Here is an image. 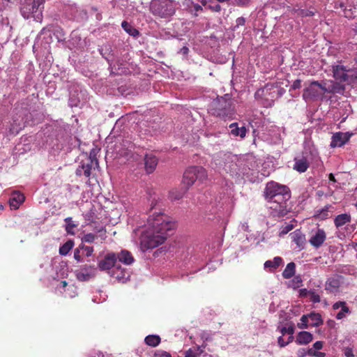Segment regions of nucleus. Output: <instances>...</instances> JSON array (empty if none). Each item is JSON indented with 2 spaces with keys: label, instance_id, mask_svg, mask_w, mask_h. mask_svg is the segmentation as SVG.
<instances>
[{
  "label": "nucleus",
  "instance_id": "nucleus-3",
  "mask_svg": "<svg viewBox=\"0 0 357 357\" xmlns=\"http://www.w3.org/2000/svg\"><path fill=\"white\" fill-rule=\"evenodd\" d=\"M210 112L222 119H232L235 114V105L229 94L218 96L211 103Z\"/></svg>",
  "mask_w": 357,
  "mask_h": 357
},
{
  "label": "nucleus",
  "instance_id": "nucleus-17",
  "mask_svg": "<svg viewBox=\"0 0 357 357\" xmlns=\"http://www.w3.org/2000/svg\"><path fill=\"white\" fill-rule=\"evenodd\" d=\"M351 221V216L349 213H342L337 215L334 219V225L336 228H340L342 226L350 223Z\"/></svg>",
  "mask_w": 357,
  "mask_h": 357
},
{
  "label": "nucleus",
  "instance_id": "nucleus-40",
  "mask_svg": "<svg viewBox=\"0 0 357 357\" xmlns=\"http://www.w3.org/2000/svg\"><path fill=\"white\" fill-rule=\"evenodd\" d=\"M79 248H82L86 257L91 256L93 252V248L92 246H86L84 244L79 245Z\"/></svg>",
  "mask_w": 357,
  "mask_h": 357
},
{
  "label": "nucleus",
  "instance_id": "nucleus-13",
  "mask_svg": "<svg viewBox=\"0 0 357 357\" xmlns=\"http://www.w3.org/2000/svg\"><path fill=\"white\" fill-rule=\"evenodd\" d=\"M158 163V158L153 153H146L144 155V168L147 174L153 173Z\"/></svg>",
  "mask_w": 357,
  "mask_h": 357
},
{
  "label": "nucleus",
  "instance_id": "nucleus-53",
  "mask_svg": "<svg viewBox=\"0 0 357 357\" xmlns=\"http://www.w3.org/2000/svg\"><path fill=\"white\" fill-rule=\"evenodd\" d=\"M324 346V342L322 341H317L313 344V348L315 350H320L322 349Z\"/></svg>",
  "mask_w": 357,
  "mask_h": 357
},
{
  "label": "nucleus",
  "instance_id": "nucleus-42",
  "mask_svg": "<svg viewBox=\"0 0 357 357\" xmlns=\"http://www.w3.org/2000/svg\"><path fill=\"white\" fill-rule=\"evenodd\" d=\"M349 312V308L347 306H343V308H342L341 310L337 314L336 319L339 320L342 319L345 317V314Z\"/></svg>",
  "mask_w": 357,
  "mask_h": 357
},
{
  "label": "nucleus",
  "instance_id": "nucleus-60",
  "mask_svg": "<svg viewBox=\"0 0 357 357\" xmlns=\"http://www.w3.org/2000/svg\"><path fill=\"white\" fill-rule=\"evenodd\" d=\"M315 357H325L326 354L324 352L317 351L314 355Z\"/></svg>",
  "mask_w": 357,
  "mask_h": 357
},
{
  "label": "nucleus",
  "instance_id": "nucleus-2",
  "mask_svg": "<svg viewBox=\"0 0 357 357\" xmlns=\"http://www.w3.org/2000/svg\"><path fill=\"white\" fill-rule=\"evenodd\" d=\"M265 199L271 205L270 208L280 214L286 213L287 202L291 197L289 188L274 181L267 183L264 191Z\"/></svg>",
  "mask_w": 357,
  "mask_h": 357
},
{
  "label": "nucleus",
  "instance_id": "nucleus-55",
  "mask_svg": "<svg viewBox=\"0 0 357 357\" xmlns=\"http://www.w3.org/2000/svg\"><path fill=\"white\" fill-rule=\"evenodd\" d=\"M282 336H283V335L280 336V337H278V344L280 345V347H285V346H287V345L288 344V342H286L284 340V339H283Z\"/></svg>",
  "mask_w": 357,
  "mask_h": 357
},
{
  "label": "nucleus",
  "instance_id": "nucleus-30",
  "mask_svg": "<svg viewBox=\"0 0 357 357\" xmlns=\"http://www.w3.org/2000/svg\"><path fill=\"white\" fill-rule=\"evenodd\" d=\"M64 220L66 223V232L70 234H75V229L77 227V225L75 224L74 222L73 221L72 218L70 217L66 218Z\"/></svg>",
  "mask_w": 357,
  "mask_h": 357
},
{
  "label": "nucleus",
  "instance_id": "nucleus-59",
  "mask_svg": "<svg viewBox=\"0 0 357 357\" xmlns=\"http://www.w3.org/2000/svg\"><path fill=\"white\" fill-rule=\"evenodd\" d=\"M82 170H83V169H82V165H79V166L78 167V168L76 169V172H75L76 175H77V176H82Z\"/></svg>",
  "mask_w": 357,
  "mask_h": 357
},
{
  "label": "nucleus",
  "instance_id": "nucleus-50",
  "mask_svg": "<svg viewBox=\"0 0 357 357\" xmlns=\"http://www.w3.org/2000/svg\"><path fill=\"white\" fill-rule=\"evenodd\" d=\"M301 87V79H296L292 85L291 86V89L296 90L298 89H300Z\"/></svg>",
  "mask_w": 357,
  "mask_h": 357
},
{
  "label": "nucleus",
  "instance_id": "nucleus-52",
  "mask_svg": "<svg viewBox=\"0 0 357 357\" xmlns=\"http://www.w3.org/2000/svg\"><path fill=\"white\" fill-rule=\"evenodd\" d=\"M310 290H307V289H301L299 290V296L304 298L307 297L310 295Z\"/></svg>",
  "mask_w": 357,
  "mask_h": 357
},
{
  "label": "nucleus",
  "instance_id": "nucleus-11",
  "mask_svg": "<svg viewBox=\"0 0 357 357\" xmlns=\"http://www.w3.org/2000/svg\"><path fill=\"white\" fill-rule=\"evenodd\" d=\"M117 257L115 253H108L102 260L99 261L98 268L100 271H108L114 266Z\"/></svg>",
  "mask_w": 357,
  "mask_h": 357
},
{
  "label": "nucleus",
  "instance_id": "nucleus-34",
  "mask_svg": "<svg viewBox=\"0 0 357 357\" xmlns=\"http://www.w3.org/2000/svg\"><path fill=\"white\" fill-rule=\"evenodd\" d=\"M294 229V225L292 224H285L280 227L279 231V236H284L285 234L289 233L291 230Z\"/></svg>",
  "mask_w": 357,
  "mask_h": 357
},
{
  "label": "nucleus",
  "instance_id": "nucleus-24",
  "mask_svg": "<svg viewBox=\"0 0 357 357\" xmlns=\"http://www.w3.org/2000/svg\"><path fill=\"white\" fill-rule=\"evenodd\" d=\"M282 263V259L280 257H275L273 260H268L264 263V268H269L275 270L278 268Z\"/></svg>",
  "mask_w": 357,
  "mask_h": 357
},
{
  "label": "nucleus",
  "instance_id": "nucleus-44",
  "mask_svg": "<svg viewBox=\"0 0 357 357\" xmlns=\"http://www.w3.org/2000/svg\"><path fill=\"white\" fill-rule=\"evenodd\" d=\"M95 270H96V268L94 266L87 265V264L82 266L80 268V271H83L84 272H91V273H94Z\"/></svg>",
  "mask_w": 357,
  "mask_h": 357
},
{
  "label": "nucleus",
  "instance_id": "nucleus-12",
  "mask_svg": "<svg viewBox=\"0 0 357 357\" xmlns=\"http://www.w3.org/2000/svg\"><path fill=\"white\" fill-rule=\"evenodd\" d=\"M333 77L340 82H346L349 81V75L347 74L350 70H347L345 66L337 65L333 66Z\"/></svg>",
  "mask_w": 357,
  "mask_h": 357
},
{
  "label": "nucleus",
  "instance_id": "nucleus-58",
  "mask_svg": "<svg viewBox=\"0 0 357 357\" xmlns=\"http://www.w3.org/2000/svg\"><path fill=\"white\" fill-rule=\"evenodd\" d=\"M316 351H317L312 347L309 349L306 354L309 356H314Z\"/></svg>",
  "mask_w": 357,
  "mask_h": 357
},
{
  "label": "nucleus",
  "instance_id": "nucleus-32",
  "mask_svg": "<svg viewBox=\"0 0 357 357\" xmlns=\"http://www.w3.org/2000/svg\"><path fill=\"white\" fill-rule=\"evenodd\" d=\"M300 321L301 322L297 324L298 328L301 329H305L307 328L308 326H310L309 317L307 316V314H303L301 317Z\"/></svg>",
  "mask_w": 357,
  "mask_h": 357
},
{
  "label": "nucleus",
  "instance_id": "nucleus-20",
  "mask_svg": "<svg viewBox=\"0 0 357 357\" xmlns=\"http://www.w3.org/2000/svg\"><path fill=\"white\" fill-rule=\"evenodd\" d=\"M230 134L234 137H240L244 138L247 133V130L245 126L241 128L238 127L237 123H232L229 125Z\"/></svg>",
  "mask_w": 357,
  "mask_h": 357
},
{
  "label": "nucleus",
  "instance_id": "nucleus-45",
  "mask_svg": "<svg viewBox=\"0 0 357 357\" xmlns=\"http://www.w3.org/2000/svg\"><path fill=\"white\" fill-rule=\"evenodd\" d=\"M155 357H172L169 352L165 351L158 350L155 353Z\"/></svg>",
  "mask_w": 357,
  "mask_h": 357
},
{
  "label": "nucleus",
  "instance_id": "nucleus-23",
  "mask_svg": "<svg viewBox=\"0 0 357 357\" xmlns=\"http://www.w3.org/2000/svg\"><path fill=\"white\" fill-rule=\"evenodd\" d=\"M204 346L199 347H193L190 348L185 352V357H199L201 354L204 352L203 348Z\"/></svg>",
  "mask_w": 357,
  "mask_h": 357
},
{
  "label": "nucleus",
  "instance_id": "nucleus-4",
  "mask_svg": "<svg viewBox=\"0 0 357 357\" xmlns=\"http://www.w3.org/2000/svg\"><path fill=\"white\" fill-rule=\"evenodd\" d=\"M151 13L157 17L167 19L175 14L174 0H153L150 4Z\"/></svg>",
  "mask_w": 357,
  "mask_h": 357
},
{
  "label": "nucleus",
  "instance_id": "nucleus-54",
  "mask_svg": "<svg viewBox=\"0 0 357 357\" xmlns=\"http://www.w3.org/2000/svg\"><path fill=\"white\" fill-rule=\"evenodd\" d=\"M236 26H244L245 24V19L243 17H239L236 20Z\"/></svg>",
  "mask_w": 357,
  "mask_h": 357
},
{
  "label": "nucleus",
  "instance_id": "nucleus-39",
  "mask_svg": "<svg viewBox=\"0 0 357 357\" xmlns=\"http://www.w3.org/2000/svg\"><path fill=\"white\" fill-rule=\"evenodd\" d=\"M97 236L95 234L89 233L83 236V237L82 238V241L91 243L94 242Z\"/></svg>",
  "mask_w": 357,
  "mask_h": 357
},
{
  "label": "nucleus",
  "instance_id": "nucleus-35",
  "mask_svg": "<svg viewBox=\"0 0 357 357\" xmlns=\"http://www.w3.org/2000/svg\"><path fill=\"white\" fill-rule=\"evenodd\" d=\"M252 0H232V4L235 6L246 8L251 3Z\"/></svg>",
  "mask_w": 357,
  "mask_h": 357
},
{
  "label": "nucleus",
  "instance_id": "nucleus-21",
  "mask_svg": "<svg viewBox=\"0 0 357 357\" xmlns=\"http://www.w3.org/2000/svg\"><path fill=\"white\" fill-rule=\"evenodd\" d=\"M117 259L126 265H130L134 261V258L131 253L128 250H122L116 255Z\"/></svg>",
  "mask_w": 357,
  "mask_h": 357
},
{
  "label": "nucleus",
  "instance_id": "nucleus-36",
  "mask_svg": "<svg viewBox=\"0 0 357 357\" xmlns=\"http://www.w3.org/2000/svg\"><path fill=\"white\" fill-rule=\"evenodd\" d=\"M294 330H295L294 326L293 324H291L287 328V327H282L280 329V331L282 335H284L286 333L291 335H293L294 333Z\"/></svg>",
  "mask_w": 357,
  "mask_h": 357
},
{
  "label": "nucleus",
  "instance_id": "nucleus-57",
  "mask_svg": "<svg viewBox=\"0 0 357 357\" xmlns=\"http://www.w3.org/2000/svg\"><path fill=\"white\" fill-rule=\"evenodd\" d=\"M292 281L297 284V287H299V285L302 283V279L300 276L294 277Z\"/></svg>",
  "mask_w": 357,
  "mask_h": 357
},
{
  "label": "nucleus",
  "instance_id": "nucleus-49",
  "mask_svg": "<svg viewBox=\"0 0 357 357\" xmlns=\"http://www.w3.org/2000/svg\"><path fill=\"white\" fill-rule=\"evenodd\" d=\"M343 306H347L345 301H337L333 305V309L337 310L340 307L343 308Z\"/></svg>",
  "mask_w": 357,
  "mask_h": 357
},
{
  "label": "nucleus",
  "instance_id": "nucleus-51",
  "mask_svg": "<svg viewBox=\"0 0 357 357\" xmlns=\"http://www.w3.org/2000/svg\"><path fill=\"white\" fill-rule=\"evenodd\" d=\"M314 12L309 10H302L300 12V15L302 17H310L314 15Z\"/></svg>",
  "mask_w": 357,
  "mask_h": 357
},
{
  "label": "nucleus",
  "instance_id": "nucleus-18",
  "mask_svg": "<svg viewBox=\"0 0 357 357\" xmlns=\"http://www.w3.org/2000/svg\"><path fill=\"white\" fill-rule=\"evenodd\" d=\"M313 340V335L307 331H301L296 336V342L298 344H307L312 342Z\"/></svg>",
  "mask_w": 357,
  "mask_h": 357
},
{
  "label": "nucleus",
  "instance_id": "nucleus-5",
  "mask_svg": "<svg viewBox=\"0 0 357 357\" xmlns=\"http://www.w3.org/2000/svg\"><path fill=\"white\" fill-rule=\"evenodd\" d=\"M207 178L208 174L206 169L201 166H192L184 172L182 183L185 186L186 191L196 181L203 183L206 181Z\"/></svg>",
  "mask_w": 357,
  "mask_h": 357
},
{
  "label": "nucleus",
  "instance_id": "nucleus-61",
  "mask_svg": "<svg viewBox=\"0 0 357 357\" xmlns=\"http://www.w3.org/2000/svg\"><path fill=\"white\" fill-rule=\"evenodd\" d=\"M328 178H329L330 181H332L333 183H335L337 181L333 174H332V173L329 174Z\"/></svg>",
  "mask_w": 357,
  "mask_h": 357
},
{
  "label": "nucleus",
  "instance_id": "nucleus-7",
  "mask_svg": "<svg viewBox=\"0 0 357 357\" xmlns=\"http://www.w3.org/2000/svg\"><path fill=\"white\" fill-rule=\"evenodd\" d=\"M277 87L275 84L268 83L264 87L259 89L255 93L256 99H271L272 101L275 98V91H271Z\"/></svg>",
  "mask_w": 357,
  "mask_h": 357
},
{
  "label": "nucleus",
  "instance_id": "nucleus-41",
  "mask_svg": "<svg viewBox=\"0 0 357 357\" xmlns=\"http://www.w3.org/2000/svg\"><path fill=\"white\" fill-rule=\"evenodd\" d=\"M309 296L310 301L313 303H318L321 301L319 295L317 294L314 291L310 290Z\"/></svg>",
  "mask_w": 357,
  "mask_h": 357
},
{
  "label": "nucleus",
  "instance_id": "nucleus-62",
  "mask_svg": "<svg viewBox=\"0 0 357 357\" xmlns=\"http://www.w3.org/2000/svg\"><path fill=\"white\" fill-rule=\"evenodd\" d=\"M306 353L304 349L300 350L298 354V357H304Z\"/></svg>",
  "mask_w": 357,
  "mask_h": 357
},
{
  "label": "nucleus",
  "instance_id": "nucleus-28",
  "mask_svg": "<svg viewBox=\"0 0 357 357\" xmlns=\"http://www.w3.org/2000/svg\"><path fill=\"white\" fill-rule=\"evenodd\" d=\"M74 243L71 240H68L59 248V254L66 256L70 250L73 248Z\"/></svg>",
  "mask_w": 357,
  "mask_h": 357
},
{
  "label": "nucleus",
  "instance_id": "nucleus-10",
  "mask_svg": "<svg viewBox=\"0 0 357 357\" xmlns=\"http://www.w3.org/2000/svg\"><path fill=\"white\" fill-rule=\"evenodd\" d=\"M351 134L349 132H337L333 134L331 138L330 146L331 148L341 147L344 145L350 139Z\"/></svg>",
  "mask_w": 357,
  "mask_h": 357
},
{
  "label": "nucleus",
  "instance_id": "nucleus-33",
  "mask_svg": "<svg viewBox=\"0 0 357 357\" xmlns=\"http://www.w3.org/2000/svg\"><path fill=\"white\" fill-rule=\"evenodd\" d=\"M318 87V90L321 89L324 93H335L336 92V86L335 84H333L330 86L329 87H326L325 85L319 83L318 82V85H317Z\"/></svg>",
  "mask_w": 357,
  "mask_h": 357
},
{
  "label": "nucleus",
  "instance_id": "nucleus-25",
  "mask_svg": "<svg viewBox=\"0 0 357 357\" xmlns=\"http://www.w3.org/2000/svg\"><path fill=\"white\" fill-rule=\"evenodd\" d=\"M160 337L157 335H147L144 339L145 343L147 345L153 347H157L160 343Z\"/></svg>",
  "mask_w": 357,
  "mask_h": 357
},
{
  "label": "nucleus",
  "instance_id": "nucleus-47",
  "mask_svg": "<svg viewBox=\"0 0 357 357\" xmlns=\"http://www.w3.org/2000/svg\"><path fill=\"white\" fill-rule=\"evenodd\" d=\"M184 192H180L177 191H172L171 192V197L173 199H180L183 197Z\"/></svg>",
  "mask_w": 357,
  "mask_h": 357
},
{
  "label": "nucleus",
  "instance_id": "nucleus-64",
  "mask_svg": "<svg viewBox=\"0 0 357 357\" xmlns=\"http://www.w3.org/2000/svg\"><path fill=\"white\" fill-rule=\"evenodd\" d=\"M195 10H197V11L202 10V6L200 5L196 4L195 6Z\"/></svg>",
  "mask_w": 357,
  "mask_h": 357
},
{
  "label": "nucleus",
  "instance_id": "nucleus-9",
  "mask_svg": "<svg viewBox=\"0 0 357 357\" xmlns=\"http://www.w3.org/2000/svg\"><path fill=\"white\" fill-rule=\"evenodd\" d=\"M326 240V234L324 229L317 228L309 239L310 245L315 248H320Z\"/></svg>",
  "mask_w": 357,
  "mask_h": 357
},
{
  "label": "nucleus",
  "instance_id": "nucleus-26",
  "mask_svg": "<svg viewBox=\"0 0 357 357\" xmlns=\"http://www.w3.org/2000/svg\"><path fill=\"white\" fill-rule=\"evenodd\" d=\"M296 265L294 262L287 264L285 269L282 272V277L285 279H289L295 274Z\"/></svg>",
  "mask_w": 357,
  "mask_h": 357
},
{
  "label": "nucleus",
  "instance_id": "nucleus-19",
  "mask_svg": "<svg viewBox=\"0 0 357 357\" xmlns=\"http://www.w3.org/2000/svg\"><path fill=\"white\" fill-rule=\"evenodd\" d=\"M333 208L331 204H327L323 208L315 211L313 217L319 220H324L328 218L330 209Z\"/></svg>",
  "mask_w": 357,
  "mask_h": 357
},
{
  "label": "nucleus",
  "instance_id": "nucleus-43",
  "mask_svg": "<svg viewBox=\"0 0 357 357\" xmlns=\"http://www.w3.org/2000/svg\"><path fill=\"white\" fill-rule=\"evenodd\" d=\"M207 8L212 12L220 13L222 10V7L220 4L216 3L215 5H208Z\"/></svg>",
  "mask_w": 357,
  "mask_h": 357
},
{
  "label": "nucleus",
  "instance_id": "nucleus-8",
  "mask_svg": "<svg viewBox=\"0 0 357 357\" xmlns=\"http://www.w3.org/2000/svg\"><path fill=\"white\" fill-rule=\"evenodd\" d=\"M317 85H318V81H312L303 90L302 97L305 101L314 100L321 95V92L318 90Z\"/></svg>",
  "mask_w": 357,
  "mask_h": 357
},
{
  "label": "nucleus",
  "instance_id": "nucleus-14",
  "mask_svg": "<svg viewBox=\"0 0 357 357\" xmlns=\"http://www.w3.org/2000/svg\"><path fill=\"white\" fill-rule=\"evenodd\" d=\"M290 236L292 241L295 243L297 248L300 250L305 248V245L306 244V238L305 234H303L301 230H295L294 232L290 234Z\"/></svg>",
  "mask_w": 357,
  "mask_h": 357
},
{
  "label": "nucleus",
  "instance_id": "nucleus-15",
  "mask_svg": "<svg viewBox=\"0 0 357 357\" xmlns=\"http://www.w3.org/2000/svg\"><path fill=\"white\" fill-rule=\"evenodd\" d=\"M310 163L305 157L295 158L293 169L300 173L305 172L309 168Z\"/></svg>",
  "mask_w": 357,
  "mask_h": 357
},
{
  "label": "nucleus",
  "instance_id": "nucleus-38",
  "mask_svg": "<svg viewBox=\"0 0 357 357\" xmlns=\"http://www.w3.org/2000/svg\"><path fill=\"white\" fill-rule=\"evenodd\" d=\"M339 287V282L335 279H332L326 282V289H335Z\"/></svg>",
  "mask_w": 357,
  "mask_h": 357
},
{
  "label": "nucleus",
  "instance_id": "nucleus-29",
  "mask_svg": "<svg viewBox=\"0 0 357 357\" xmlns=\"http://www.w3.org/2000/svg\"><path fill=\"white\" fill-rule=\"evenodd\" d=\"M121 26L123 29L128 33L130 36H137L139 35V32L136 29L133 28L128 22L123 21L121 23Z\"/></svg>",
  "mask_w": 357,
  "mask_h": 357
},
{
  "label": "nucleus",
  "instance_id": "nucleus-31",
  "mask_svg": "<svg viewBox=\"0 0 357 357\" xmlns=\"http://www.w3.org/2000/svg\"><path fill=\"white\" fill-rule=\"evenodd\" d=\"M81 165H82V169H83L84 171V175L86 176V177H89L91 176V169L93 168H97L95 165L92 164V163H90V162H87V163H84V162H82L81 163Z\"/></svg>",
  "mask_w": 357,
  "mask_h": 357
},
{
  "label": "nucleus",
  "instance_id": "nucleus-37",
  "mask_svg": "<svg viewBox=\"0 0 357 357\" xmlns=\"http://www.w3.org/2000/svg\"><path fill=\"white\" fill-rule=\"evenodd\" d=\"M95 165V166L98 168L99 167L98 160L96 158V153L94 149H93L89 154V162Z\"/></svg>",
  "mask_w": 357,
  "mask_h": 357
},
{
  "label": "nucleus",
  "instance_id": "nucleus-22",
  "mask_svg": "<svg viewBox=\"0 0 357 357\" xmlns=\"http://www.w3.org/2000/svg\"><path fill=\"white\" fill-rule=\"evenodd\" d=\"M307 316L309 317L310 326L317 327L323 324V319L319 313L312 312L307 314Z\"/></svg>",
  "mask_w": 357,
  "mask_h": 357
},
{
  "label": "nucleus",
  "instance_id": "nucleus-48",
  "mask_svg": "<svg viewBox=\"0 0 357 357\" xmlns=\"http://www.w3.org/2000/svg\"><path fill=\"white\" fill-rule=\"evenodd\" d=\"M82 248H79V246L77 247L76 249H75L74 250V258L77 261H82V257H81V255H80V251L82 250Z\"/></svg>",
  "mask_w": 357,
  "mask_h": 357
},
{
  "label": "nucleus",
  "instance_id": "nucleus-63",
  "mask_svg": "<svg viewBox=\"0 0 357 357\" xmlns=\"http://www.w3.org/2000/svg\"><path fill=\"white\" fill-rule=\"evenodd\" d=\"M188 48L187 47H183L181 49V52L183 54H187L188 53Z\"/></svg>",
  "mask_w": 357,
  "mask_h": 357
},
{
  "label": "nucleus",
  "instance_id": "nucleus-6",
  "mask_svg": "<svg viewBox=\"0 0 357 357\" xmlns=\"http://www.w3.org/2000/svg\"><path fill=\"white\" fill-rule=\"evenodd\" d=\"M45 0H33L31 3L24 4L20 9L22 15L24 19H29L32 14L39 13L41 15L44 8Z\"/></svg>",
  "mask_w": 357,
  "mask_h": 357
},
{
  "label": "nucleus",
  "instance_id": "nucleus-46",
  "mask_svg": "<svg viewBox=\"0 0 357 357\" xmlns=\"http://www.w3.org/2000/svg\"><path fill=\"white\" fill-rule=\"evenodd\" d=\"M236 163H234V162H231V164L229 165V167H227L226 165H225V170L227 172H230L231 174L232 173H234V172L236 171Z\"/></svg>",
  "mask_w": 357,
  "mask_h": 357
},
{
  "label": "nucleus",
  "instance_id": "nucleus-16",
  "mask_svg": "<svg viewBox=\"0 0 357 357\" xmlns=\"http://www.w3.org/2000/svg\"><path fill=\"white\" fill-rule=\"evenodd\" d=\"M25 197L22 193L19 192H14L10 199L9 203L12 209H17L20 205L24 202Z\"/></svg>",
  "mask_w": 357,
  "mask_h": 357
},
{
  "label": "nucleus",
  "instance_id": "nucleus-27",
  "mask_svg": "<svg viewBox=\"0 0 357 357\" xmlns=\"http://www.w3.org/2000/svg\"><path fill=\"white\" fill-rule=\"evenodd\" d=\"M75 275L79 281L85 282L88 281L90 278L94 276V273L84 272L83 271H76Z\"/></svg>",
  "mask_w": 357,
  "mask_h": 357
},
{
  "label": "nucleus",
  "instance_id": "nucleus-1",
  "mask_svg": "<svg viewBox=\"0 0 357 357\" xmlns=\"http://www.w3.org/2000/svg\"><path fill=\"white\" fill-rule=\"evenodd\" d=\"M158 199L153 198L150 204V214L147 219L149 229L143 236L142 243L147 249H152L162 244L167 239L168 231H172L175 223L172 218L161 211Z\"/></svg>",
  "mask_w": 357,
  "mask_h": 357
},
{
  "label": "nucleus",
  "instance_id": "nucleus-56",
  "mask_svg": "<svg viewBox=\"0 0 357 357\" xmlns=\"http://www.w3.org/2000/svg\"><path fill=\"white\" fill-rule=\"evenodd\" d=\"M344 355L346 357H354L353 351L351 348H346L344 350Z\"/></svg>",
  "mask_w": 357,
  "mask_h": 357
}]
</instances>
